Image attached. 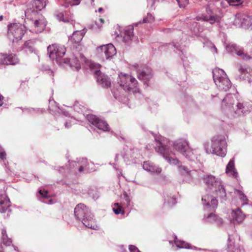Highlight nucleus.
<instances>
[{
  "instance_id": "1",
  "label": "nucleus",
  "mask_w": 252,
  "mask_h": 252,
  "mask_svg": "<svg viewBox=\"0 0 252 252\" xmlns=\"http://www.w3.org/2000/svg\"><path fill=\"white\" fill-rule=\"evenodd\" d=\"M202 180L206 186V191L211 195L206 194L202 196L201 202L206 209H214L218 205V200H225L226 193L222 180L219 177L209 174L205 175Z\"/></svg>"
},
{
  "instance_id": "2",
  "label": "nucleus",
  "mask_w": 252,
  "mask_h": 252,
  "mask_svg": "<svg viewBox=\"0 0 252 252\" xmlns=\"http://www.w3.org/2000/svg\"><path fill=\"white\" fill-rule=\"evenodd\" d=\"M118 83L119 88L112 91L113 95L116 99L121 101L123 100L124 92H132L134 93L138 92V82L135 78L131 75L121 72L119 74Z\"/></svg>"
},
{
  "instance_id": "3",
  "label": "nucleus",
  "mask_w": 252,
  "mask_h": 252,
  "mask_svg": "<svg viewBox=\"0 0 252 252\" xmlns=\"http://www.w3.org/2000/svg\"><path fill=\"white\" fill-rule=\"evenodd\" d=\"M74 215L76 219L81 220L86 227L95 230L98 228L93 215L89 208L84 204H79L76 206L74 209Z\"/></svg>"
},
{
  "instance_id": "4",
  "label": "nucleus",
  "mask_w": 252,
  "mask_h": 252,
  "mask_svg": "<svg viewBox=\"0 0 252 252\" xmlns=\"http://www.w3.org/2000/svg\"><path fill=\"white\" fill-rule=\"evenodd\" d=\"M227 142L224 135H220L214 136L210 144V149L205 147L207 153L224 157L226 154Z\"/></svg>"
},
{
  "instance_id": "5",
  "label": "nucleus",
  "mask_w": 252,
  "mask_h": 252,
  "mask_svg": "<svg viewBox=\"0 0 252 252\" xmlns=\"http://www.w3.org/2000/svg\"><path fill=\"white\" fill-rule=\"evenodd\" d=\"M26 18L33 22L32 32L36 33L41 32L46 26L47 22L44 16L33 10L29 9L25 12Z\"/></svg>"
},
{
  "instance_id": "6",
  "label": "nucleus",
  "mask_w": 252,
  "mask_h": 252,
  "mask_svg": "<svg viewBox=\"0 0 252 252\" xmlns=\"http://www.w3.org/2000/svg\"><path fill=\"white\" fill-rule=\"evenodd\" d=\"M155 141L157 142L156 147V151L159 153L170 164L177 165L179 163V160L176 158L169 157V149L167 145L169 141L167 139L161 135H154Z\"/></svg>"
},
{
  "instance_id": "7",
  "label": "nucleus",
  "mask_w": 252,
  "mask_h": 252,
  "mask_svg": "<svg viewBox=\"0 0 252 252\" xmlns=\"http://www.w3.org/2000/svg\"><path fill=\"white\" fill-rule=\"evenodd\" d=\"M173 148L179 152L189 160L194 161L196 158L194 154V150L189 146V142L185 138H179L175 140L172 144Z\"/></svg>"
},
{
  "instance_id": "8",
  "label": "nucleus",
  "mask_w": 252,
  "mask_h": 252,
  "mask_svg": "<svg viewBox=\"0 0 252 252\" xmlns=\"http://www.w3.org/2000/svg\"><path fill=\"white\" fill-rule=\"evenodd\" d=\"M214 81L220 91H227L231 87V83L224 71L220 68H215L213 70Z\"/></svg>"
},
{
  "instance_id": "9",
  "label": "nucleus",
  "mask_w": 252,
  "mask_h": 252,
  "mask_svg": "<svg viewBox=\"0 0 252 252\" xmlns=\"http://www.w3.org/2000/svg\"><path fill=\"white\" fill-rule=\"evenodd\" d=\"M238 93L227 94L222 99L221 109L222 113L229 118L237 102L239 100Z\"/></svg>"
},
{
  "instance_id": "10",
  "label": "nucleus",
  "mask_w": 252,
  "mask_h": 252,
  "mask_svg": "<svg viewBox=\"0 0 252 252\" xmlns=\"http://www.w3.org/2000/svg\"><path fill=\"white\" fill-rule=\"evenodd\" d=\"M26 32L25 27L20 23H11L8 26L7 36L13 43L21 40Z\"/></svg>"
},
{
  "instance_id": "11",
  "label": "nucleus",
  "mask_w": 252,
  "mask_h": 252,
  "mask_svg": "<svg viewBox=\"0 0 252 252\" xmlns=\"http://www.w3.org/2000/svg\"><path fill=\"white\" fill-rule=\"evenodd\" d=\"M49 58L53 61H55L58 64H62L63 62V57L65 55L66 49L63 46L57 44L49 45L47 48Z\"/></svg>"
},
{
  "instance_id": "12",
  "label": "nucleus",
  "mask_w": 252,
  "mask_h": 252,
  "mask_svg": "<svg viewBox=\"0 0 252 252\" xmlns=\"http://www.w3.org/2000/svg\"><path fill=\"white\" fill-rule=\"evenodd\" d=\"M251 111V106L248 102L240 101L237 102L229 118L233 119L244 116L248 114Z\"/></svg>"
},
{
  "instance_id": "13",
  "label": "nucleus",
  "mask_w": 252,
  "mask_h": 252,
  "mask_svg": "<svg viewBox=\"0 0 252 252\" xmlns=\"http://www.w3.org/2000/svg\"><path fill=\"white\" fill-rule=\"evenodd\" d=\"M96 51L100 56L107 60L111 59L117 53L115 47L111 43L97 47Z\"/></svg>"
},
{
  "instance_id": "14",
  "label": "nucleus",
  "mask_w": 252,
  "mask_h": 252,
  "mask_svg": "<svg viewBox=\"0 0 252 252\" xmlns=\"http://www.w3.org/2000/svg\"><path fill=\"white\" fill-rule=\"evenodd\" d=\"M252 18L245 13H238L236 15L233 24L239 28H248L252 25Z\"/></svg>"
},
{
  "instance_id": "15",
  "label": "nucleus",
  "mask_w": 252,
  "mask_h": 252,
  "mask_svg": "<svg viewBox=\"0 0 252 252\" xmlns=\"http://www.w3.org/2000/svg\"><path fill=\"white\" fill-rule=\"evenodd\" d=\"M87 119L91 124L100 130L105 131H109L110 129L106 121L95 115L92 114L88 115Z\"/></svg>"
},
{
  "instance_id": "16",
  "label": "nucleus",
  "mask_w": 252,
  "mask_h": 252,
  "mask_svg": "<svg viewBox=\"0 0 252 252\" xmlns=\"http://www.w3.org/2000/svg\"><path fill=\"white\" fill-rule=\"evenodd\" d=\"M237 68L240 79L246 80L249 82H252V68L247 65L242 64H238Z\"/></svg>"
},
{
  "instance_id": "17",
  "label": "nucleus",
  "mask_w": 252,
  "mask_h": 252,
  "mask_svg": "<svg viewBox=\"0 0 252 252\" xmlns=\"http://www.w3.org/2000/svg\"><path fill=\"white\" fill-rule=\"evenodd\" d=\"M226 50L230 53H235L238 56L245 60H249L251 56L247 53H245L243 50H238V47L234 43H229L226 46Z\"/></svg>"
},
{
  "instance_id": "18",
  "label": "nucleus",
  "mask_w": 252,
  "mask_h": 252,
  "mask_svg": "<svg viewBox=\"0 0 252 252\" xmlns=\"http://www.w3.org/2000/svg\"><path fill=\"white\" fill-rule=\"evenodd\" d=\"M94 74L97 83L102 87L108 88L111 85V82L108 76L99 70L94 71Z\"/></svg>"
},
{
  "instance_id": "19",
  "label": "nucleus",
  "mask_w": 252,
  "mask_h": 252,
  "mask_svg": "<svg viewBox=\"0 0 252 252\" xmlns=\"http://www.w3.org/2000/svg\"><path fill=\"white\" fill-rule=\"evenodd\" d=\"M87 30L84 28L82 30H76L73 32L72 35L69 37V42L72 44H78L82 40L86 33Z\"/></svg>"
},
{
  "instance_id": "20",
  "label": "nucleus",
  "mask_w": 252,
  "mask_h": 252,
  "mask_svg": "<svg viewBox=\"0 0 252 252\" xmlns=\"http://www.w3.org/2000/svg\"><path fill=\"white\" fill-rule=\"evenodd\" d=\"M137 76L139 80H142L145 84H147L152 78L153 74L150 69L145 68L138 70Z\"/></svg>"
},
{
  "instance_id": "21",
  "label": "nucleus",
  "mask_w": 252,
  "mask_h": 252,
  "mask_svg": "<svg viewBox=\"0 0 252 252\" xmlns=\"http://www.w3.org/2000/svg\"><path fill=\"white\" fill-rule=\"evenodd\" d=\"M48 0H32L27 10L31 9L39 12L38 11H41L46 6Z\"/></svg>"
},
{
  "instance_id": "22",
  "label": "nucleus",
  "mask_w": 252,
  "mask_h": 252,
  "mask_svg": "<svg viewBox=\"0 0 252 252\" xmlns=\"http://www.w3.org/2000/svg\"><path fill=\"white\" fill-rule=\"evenodd\" d=\"M178 171L183 175L188 177L186 182H189L191 179L195 178L197 175L196 170H189V169L185 166L179 165L178 166Z\"/></svg>"
},
{
  "instance_id": "23",
  "label": "nucleus",
  "mask_w": 252,
  "mask_h": 252,
  "mask_svg": "<svg viewBox=\"0 0 252 252\" xmlns=\"http://www.w3.org/2000/svg\"><path fill=\"white\" fill-rule=\"evenodd\" d=\"M143 168L151 173L158 174L161 172V168L155 164L150 161H146L143 162Z\"/></svg>"
},
{
  "instance_id": "24",
  "label": "nucleus",
  "mask_w": 252,
  "mask_h": 252,
  "mask_svg": "<svg viewBox=\"0 0 252 252\" xmlns=\"http://www.w3.org/2000/svg\"><path fill=\"white\" fill-rule=\"evenodd\" d=\"M10 205V200L7 195L5 194L0 195V212L5 213Z\"/></svg>"
},
{
  "instance_id": "25",
  "label": "nucleus",
  "mask_w": 252,
  "mask_h": 252,
  "mask_svg": "<svg viewBox=\"0 0 252 252\" xmlns=\"http://www.w3.org/2000/svg\"><path fill=\"white\" fill-rule=\"evenodd\" d=\"M173 240H169V243L172 247L174 246L180 249H190L189 245L185 241L180 240L178 237H173Z\"/></svg>"
},
{
  "instance_id": "26",
  "label": "nucleus",
  "mask_w": 252,
  "mask_h": 252,
  "mask_svg": "<svg viewBox=\"0 0 252 252\" xmlns=\"http://www.w3.org/2000/svg\"><path fill=\"white\" fill-rule=\"evenodd\" d=\"M203 220L206 222L215 223L217 225H220L222 223V219L213 213H210L207 216L204 215Z\"/></svg>"
},
{
  "instance_id": "27",
  "label": "nucleus",
  "mask_w": 252,
  "mask_h": 252,
  "mask_svg": "<svg viewBox=\"0 0 252 252\" xmlns=\"http://www.w3.org/2000/svg\"><path fill=\"white\" fill-rule=\"evenodd\" d=\"M90 165H93V163L92 162H89L86 158H82L79 162V172H82L85 170L87 171H93V168L90 167Z\"/></svg>"
},
{
  "instance_id": "28",
  "label": "nucleus",
  "mask_w": 252,
  "mask_h": 252,
  "mask_svg": "<svg viewBox=\"0 0 252 252\" xmlns=\"http://www.w3.org/2000/svg\"><path fill=\"white\" fill-rule=\"evenodd\" d=\"M227 249L229 252H244L242 249L235 244L234 237H228Z\"/></svg>"
},
{
  "instance_id": "29",
  "label": "nucleus",
  "mask_w": 252,
  "mask_h": 252,
  "mask_svg": "<svg viewBox=\"0 0 252 252\" xmlns=\"http://www.w3.org/2000/svg\"><path fill=\"white\" fill-rule=\"evenodd\" d=\"M225 173L230 177H237L238 173L235 168L234 161L233 159H231L227 164L226 167Z\"/></svg>"
},
{
  "instance_id": "30",
  "label": "nucleus",
  "mask_w": 252,
  "mask_h": 252,
  "mask_svg": "<svg viewBox=\"0 0 252 252\" xmlns=\"http://www.w3.org/2000/svg\"><path fill=\"white\" fill-rule=\"evenodd\" d=\"M3 61L2 62L3 64H12L14 65L17 63L19 60L15 55L10 54L7 56H2Z\"/></svg>"
},
{
  "instance_id": "31",
  "label": "nucleus",
  "mask_w": 252,
  "mask_h": 252,
  "mask_svg": "<svg viewBox=\"0 0 252 252\" xmlns=\"http://www.w3.org/2000/svg\"><path fill=\"white\" fill-rule=\"evenodd\" d=\"M63 63H69L70 67L73 70H78L81 67L80 63L76 58L72 59L71 61H70L68 59L64 58L63 59Z\"/></svg>"
},
{
  "instance_id": "32",
  "label": "nucleus",
  "mask_w": 252,
  "mask_h": 252,
  "mask_svg": "<svg viewBox=\"0 0 252 252\" xmlns=\"http://www.w3.org/2000/svg\"><path fill=\"white\" fill-rule=\"evenodd\" d=\"M233 220L234 222L240 223L242 222L245 219V216L241 212L240 209H237L235 211H233L232 213Z\"/></svg>"
},
{
  "instance_id": "33",
  "label": "nucleus",
  "mask_w": 252,
  "mask_h": 252,
  "mask_svg": "<svg viewBox=\"0 0 252 252\" xmlns=\"http://www.w3.org/2000/svg\"><path fill=\"white\" fill-rule=\"evenodd\" d=\"M133 37V28L132 27H128L125 31L124 41L126 43H128L130 40L132 39Z\"/></svg>"
},
{
  "instance_id": "34",
  "label": "nucleus",
  "mask_w": 252,
  "mask_h": 252,
  "mask_svg": "<svg viewBox=\"0 0 252 252\" xmlns=\"http://www.w3.org/2000/svg\"><path fill=\"white\" fill-rule=\"evenodd\" d=\"M234 193L238 196L241 200L242 205H244L248 203V199L247 197L241 190L235 189Z\"/></svg>"
},
{
  "instance_id": "35",
  "label": "nucleus",
  "mask_w": 252,
  "mask_h": 252,
  "mask_svg": "<svg viewBox=\"0 0 252 252\" xmlns=\"http://www.w3.org/2000/svg\"><path fill=\"white\" fill-rule=\"evenodd\" d=\"M164 203L169 206H173L176 203V198L174 196L167 195L164 198Z\"/></svg>"
},
{
  "instance_id": "36",
  "label": "nucleus",
  "mask_w": 252,
  "mask_h": 252,
  "mask_svg": "<svg viewBox=\"0 0 252 252\" xmlns=\"http://www.w3.org/2000/svg\"><path fill=\"white\" fill-rule=\"evenodd\" d=\"M0 246L2 247V245L5 247L10 246L12 244V240L9 237H1L0 238Z\"/></svg>"
},
{
  "instance_id": "37",
  "label": "nucleus",
  "mask_w": 252,
  "mask_h": 252,
  "mask_svg": "<svg viewBox=\"0 0 252 252\" xmlns=\"http://www.w3.org/2000/svg\"><path fill=\"white\" fill-rule=\"evenodd\" d=\"M120 249L121 252H127V250L124 248L123 246H120ZM129 251L130 252H140L137 248L134 245L129 246Z\"/></svg>"
},
{
  "instance_id": "38",
  "label": "nucleus",
  "mask_w": 252,
  "mask_h": 252,
  "mask_svg": "<svg viewBox=\"0 0 252 252\" xmlns=\"http://www.w3.org/2000/svg\"><path fill=\"white\" fill-rule=\"evenodd\" d=\"M113 210L117 215H119L121 213L124 214L125 213L124 211L122 210L121 206L118 203L114 204V207L113 208Z\"/></svg>"
},
{
  "instance_id": "39",
  "label": "nucleus",
  "mask_w": 252,
  "mask_h": 252,
  "mask_svg": "<svg viewBox=\"0 0 252 252\" xmlns=\"http://www.w3.org/2000/svg\"><path fill=\"white\" fill-rule=\"evenodd\" d=\"M204 21H208L211 24H213L215 22L219 21V18L218 17L215 16H209L208 17H205L204 19Z\"/></svg>"
},
{
  "instance_id": "40",
  "label": "nucleus",
  "mask_w": 252,
  "mask_h": 252,
  "mask_svg": "<svg viewBox=\"0 0 252 252\" xmlns=\"http://www.w3.org/2000/svg\"><path fill=\"white\" fill-rule=\"evenodd\" d=\"M55 15L59 21H62L64 22H68L69 20L64 17V13L63 12H56Z\"/></svg>"
},
{
  "instance_id": "41",
  "label": "nucleus",
  "mask_w": 252,
  "mask_h": 252,
  "mask_svg": "<svg viewBox=\"0 0 252 252\" xmlns=\"http://www.w3.org/2000/svg\"><path fill=\"white\" fill-rule=\"evenodd\" d=\"M74 109L78 112V113H82L83 112L85 108L79 104L78 102H75L74 105H73Z\"/></svg>"
},
{
  "instance_id": "42",
  "label": "nucleus",
  "mask_w": 252,
  "mask_h": 252,
  "mask_svg": "<svg viewBox=\"0 0 252 252\" xmlns=\"http://www.w3.org/2000/svg\"><path fill=\"white\" fill-rule=\"evenodd\" d=\"M154 21V17L151 14H148L143 20V23H151Z\"/></svg>"
},
{
  "instance_id": "43",
  "label": "nucleus",
  "mask_w": 252,
  "mask_h": 252,
  "mask_svg": "<svg viewBox=\"0 0 252 252\" xmlns=\"http://www.w3.org/2000/svg\"><path fill=\"white\" fill-rule=\"evenodd\" d=\"M181 8H184L189 3V0H176Z\"/></svg>"
},
{
  "instance_id": "44",
  "label": "nucleus",
  "mask_w": 252,
  "mask_h": 252,
  "mask_svg": "<svg viewBox=\"0 0 252 252\" xmlns=\"http://www.w3.org/2000/svg\"><path fill=\"white\" fill-rule=\"evenodd\" d=\"M39 193L43 199L48 197V192L47 190L40 189L39 190Z\"/></svg>"
},
{
  "instance_id": "45",
  "label": "nucleus",
  "mask_w": 252,
  "mask_h": 252,
  "mask_svg": "<svg viewBox=\"0 0 252 252\" xmlns=\"http://www.w3.org/2000/svg\"><path fill=\"white\" fill-rule=\"evenodd\" d=\"M74 119L71 117L69 118V119L64 124V126L66 128H69L71 126V124L74 123Z\"/></svg>"
},
{
  "instance_id": "46",
  "label": "nucleus",
  "mask_w": 252,
  "mask_h": 252,
  "mask_svg": "<svg viewBox=\"0 0 252 252\" xmlns=\"http://www.w3.org/2000/svg\"><path fill=\"white\" fill-rule=\"evenodd\" d=\"M89 66L91 69H98L100 67L99 64L92 62L90 63Z\"/></svg>"
},
{
  "instance_id": "47",
  "label": "nucleus",
  "mask_w": 252,
  "mask_h": 252,
  "mask_svg": "<svg viewBox=\"0 0 252 252\" xmlns=\"http://www.w3.org/2000/svg\"><path fill=\"white\" fill-rule=\"evenodd\" d=\"M228 2L232 5H237L241 3V0H228Z\"/></svg>"
},
{
  "instance_id": "48",
  "label": "nucleus",
  "mask_w": 252,
  "mask_h": 252,
  "mask_svg": "<svg viewBox=\"0 0 252 252\" xmlns=\"http://www.w3.org/2000/svg\"><path fill=\"white\" fill-rule=\"evenodd\" d=\"M0 158L3 160L6 158V153L0 146Z\"/></svg>"
},
{
  "instance_id": "49",
  "label": "nucleus",
  "mask_w": 252,
  "mask_h": 252,
  "mask_svg": "<svg viewBox=\"0 0 252 252\" xmlns=\"http://www.w3.org/2000/svg\"><path fill=\"white\" fill-rule=\"evenodd\" d=\"M132 150H130L126 154V158H129V157L130 158H136V156H135V153L134 152H132Z\"/></svg>"
},
{
  "instance_id": "50",
  "label": "nucleus",
  "mask_w": 252,
  "mask_h": 252,
  "mask_svg": "<svg viewBox=\"0 0 252 252\" xmlns=\"http://www.w3.org/2000/svg\"><path fill=\"white\" fill-rule=\"evenodd\" d=\"M81 0H71L69 1V3L71 6L78 5L80 4Z\"/></svg>"
},
{
  "instance_id": "51",
  "label": "nucleus",
  "mask_w": 252,
  "mask_h": 252,
  "mask_svg": "<svg viewBox=\"0 0 252 252\" xmlns=\"http://www.w3.org/2000/svg\"><path fill=\"white\" fill-rule=\"evenodd\" d=\"M39 199L41 201H42V202H44V203H48V204H52V203H53V201H52V199H51L49 200L48 202H47V201H45V200H42V198H39Z\"/></svg>"
},
{
  "instance_id": "52",
  "label": "nucleus",
  "mask_w": 252,
  "mask_h": 252,
  "mask_svg": "<svg viewBox=\"0 0 252 252\" xmlns=\"http://www.w3.org/2000/svg\"><path fill=\"white\" fill-rule=\"evenodd\" d=\"M212 98L214 99L215 101H217L218 98H219V94H216L215 95L212 94Z\"/></svg>"
},
{
  "instance_id": "53",
  "label": "nucleus",
  "mask_w": 252,
  "mask_h": 252,
  "mask_svg": "<svg viewBox=\"0 0 252 252\" xmlns=\"http://www.w3.org/2000/svg\"><path fill=\"white\" fill-rule=\"evenodd\" d=\"M2 236H7L6 231L5 229L1 230Z\"/></svg>"
},
{
  "instance_id": "54",
  "label": "nucleus",
  "mask_w": 252,
  "mask_h": 252,
  "mask_svg": "<svg viewBox=\"0 0 252 252\" xmlns=\"http://www.w3.org/2000/svg\"><path fill=\"white\" fill-rule=\"evenodd\" d=\"M212 52H215L216 53H218V52H217V48L215 47V45H213L212 46Z\"/></svg>"
},
{
  "instance_id": "55",
  "label": "nucleus",
  "mask_w": 252,
  "mask_h": 252,
  "mask_svg": "<svg viewBox=\"0 0 252 252\" xmlns=\"http://www.w3.org/2000/svg\"><path fill=\"white\" fill-rule=\"evenodd\" d=\"M3 97L0 94V106H1L3 104Z\"/></svg>"
},
{
  "instance_id": "56",
  "label": "nucleus",
  "mask_w": 252,
  "mask_h": 252,
  "mask_svg": "<svg viewBox=\"0 0 252 252\" xmlns=\"http://www.w3.org/2000/svg\"><path fill=\"white\" fill-rule=\"evenodd\" d=\"M174 46L178 50H180V48L179 46H176V45H174Z\"/></svg>"
},
{
  "instance_id": "57",
  "label": "nucleus",
  "mask_w": 252,
  "mask_h": 252,
  "mask_svg": "<svg viewBox=\"0 0 252 252\" xmlns=\"http://www.w3.org/2000/svg\"><path fill=\"white\" fill-rule=\"evenodd\" d=\"M102 10H103V9L101 7L99 8L98 9V11L99 12H101Z\"/></svg>"
},
{
  "instance_id": "58",
  "label": "nucleus",
  "mask_w": 252,
  "mask_h": 252,
  "mask_svg": "<svg viewBox=\"0 0 252 252\" xmlns=\"http://www.w3.org/2000/svg\"><path fill=\"white\" fill-rule=\"evenodd\" d=\"M3 61L2 57L0 59V64H3L2 62Z\"/></svg>"
},
{
  "instance_id": "59",
  "label": "nucleus",
  "mask_w": 252,
  "mask_h": 252,
  "mask_svg": "<svg viewBox=\"0 0 252 252\" xmlns=\"http://www.w3.org/2000/svg\"><path fill=\"white\" fill-rule=\"evenodd\" d=\"M99 21H100L101 22V23H103L104 22V20H103L102 19H101V18L99 19Z\"/></svg>"
},
{
  "instance_id": "60",
  "label": "nucleus",
  "mask_w": 252,
  "mask_h": 252,
  "mask_svg": "<svg viewBox=\"0 0 252 252\" xmlns=\"http://www.w3.org/2000/svg\"><path fill=\"white\" fill-rule=\"evenodd\" d=\"M29 111H30L31 112H32V111H34V110L33 109H29Z\"/></svg>"
},
{
  "instance_id": "61",
  "label": "nucleus",
  "mask_w": 252,
  "mask_h": 252,
  "mask_svg": "<svg viewBox=\"0 0 252 252\" xmlns=\"http://www.w3.org/2000/svg\"><path fill=\"white\" fill-rule=\"evenodd\" d=\"M3 19V16H0V21L2 20Z\"/></svg>"
},
{
  "instance_id": "62",
  "label": "nucleus",
  "mask_w": 252,
  "mask_h": 252,
  "mask_svg": "<svg viewBox=\"0 0 252 252\" xmlns=\"http://www.w3.org/2000/svg\"><path fill=\"white\" fill-rule=\"evenodd\" d=\"M72 163H73V165H74V163L76 165H77V163L75 162L72 161Z\"/></svg>"
},
{
  "instance_id": "63",
  "label": "nucleus",
  "mask_w": 252,
  "mask_h": 252,
  "mask_svg": "<svg viewBox=\"0 0 252 252\" xmlns=\"http://www.w3.org/2000/svg\"><path fill=\"white\" fill-rule=\"evenodd\" d=\"M49 109H50V110L51 111H53V110L51 108V106L49 107Z\"/></svg>"
},
{
  "instance_id": "64",
  "label": "nucleus",
  "mask_w": 252,
  "mask_h": 252,
  "mask_svg": "<svg viewBox=\"0 0 252 252\" xmlns=\"http://www.w3.org/2000/svg\"><path fill=\"white\" fill-rule=\"evenodd\" d=\"M0 252H3V251L2 250L0 249Z\"/></svg>"
}]
</instances>
